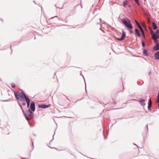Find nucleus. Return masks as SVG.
<instances>
[{"mask_svg": "<svg viewBox=\"0 0 159 159\" xmlns=\"http://www.w3.org/2000/svg\"><path fill=\"white\" fill-rule=\"evenodd\" d=\"M58 18L57 16H55L51 18V21L53 24H56L57 23Z\"/></svg>", "mask_w": 159, "mask_h": 159, "instance_id": "423d86ee", "label": "nucleus"}, {"mask_svg": "<svg viewBox=\"0 0 159 159\" xmlns=\"http://www.w3.org/2000/svg\"><path fill=\"white\" fill-rule=\"evenodd\" d=\"M152 102L151 98H150L149 99V102L148 103V108L149 110H151V107L152 106Z\"/></svg>", "mask_w": 159, "mask_h": 159, "instance_id": "f8f14e48", "label": "nucleus"}, {"mask_svg": "<svg viewBox=\"0 0 159 159\" xmlns=\"http://www.w3.org/2000/svg\"><path fill=\"white\" fill-rule=\"evenodd\" d=\"M19 105H20V107H21V109L22 110V111L23 112V113H24V111L22 109V106H21V105L20 103L19 104Z\"/></svg>", "mask_w": 159, "mask_h": 159, "instance_id": "393cba45", "label": "nucleus"}, {"mask_svg": "<svg viewBox=\"0 0 159 159\" xmlns=\"http://www.w3.org/2000/svg\"><path fill=\"white\" fill-rule=\"evenodd\" d=\"M80 75H81L82 76H83V78H84V77L83 76L82 74H80Z\"/></svg>", "mask_w": 159, "mask_h": 159, "instance_id": "7c9ffc66", "label": "nucleus"}, {"mask_svg": "<svg viewBox=\"0 0 159 159\" xmlns=\"http://www.w3.org/2000/svg\"><path fill=\"white\" fill-rule=\"evenodd\" d=\"M135 34L137 35L139 37H140V34L139 33V31L138 30V29L137 28H136L135 29Z\"/></svg>", "mask_w": 159, "mask_h": 159, "instance_id": "ddd939ff", "label": "nucleus"}, {"mask_svg": "<svg viewBox=\"0 0 159 159\" xmlns=\"http://www.w3.org/2000/svg\"><path fill=\"white\" fill-rule=\"evenodd\" d=\"M58 20H63L61 18H58Z\"/></svg>", "mask_w": 159, "mask_h": 159, "instance_id": "c85d7f7f", "label": "nucleus"}, {"mask_svg": "<svg viewBox=\"0 0 159 159\" xmlns=\"http://www.w3.org/2000/svg\"><path fill=\"white\" fill-rule=\"evenodd\" d=\"M24 114L25 116L26 119L28 121L32 119L33 117V112L29 109L26 111L25 113H24Z\"/></svg>", "mask_w": 159, "mask_h": 159, "instance_id": "7ed1b4c3", "label": "nucleus"}, {"mask_svg": "<svg viewBox=\"0 0 159 159\" xmlns=\"http://www.w3.org/2000/svg\"><path fill=\"white\" fill-rule=\"evenodd\" d=\"M145 128H146V132H148V125H147L145 126Z\"/></svg>", "mask_w": 159, "mask_h": 159, "instance_id": "4be33fe9", "label": "nucleus"}, {"mask_svg": "<svg viewBox=\"0 0 159 159\" xmlns=\"http://www.w3.org/2000/svg\"><path fill=\"white\" fill-rule=\"evenodd\" d=\"M34 2L35 3V2H34Z\"/></svg>", "mask_w": 159, "mask_h": 159, "instance_id": "f704fd0d", "label": "nucleus"}, {"mask_svg": "<svg viewBox=\"0 0 159 159\" xmlns=\"http://www.w3.org/2000/svg\"><path fill=\"white\" fill-rule=\"evenodd\" d=\"M149 30L150 32V34L151 36H152V35H153V34H154V31H153V30H152L151 27H149Z\"/></svg>", "mask_w": 159, "mask_h": 159, "instance_id": "aec40b11", "label": "nucleus"}, {"mask_svg": "<svg viewBox=\"0 0 159 159\" xmlns=\"http://www.w3.org/2000/svg\"><path fill=\"white\" fill-rule=\"evenodd\" d=\"M122 36L121 38H116L115 36V38L118 41H122L124 40L125 38V36H126L125 32L124 31V30L123 29L122 30Z\"/></svg>", "mask_w": 159, "mask_h": 159, "instance_id": "39448f33", "label": "nucleus"}, {"mask_svg": "<svg viewBox=\"0 0 159 159\" xmlns=\"http://www.w3.org/2000/svg\"><path fill=\"white\" fill-rule=\"evenodd\" d=\"M28 122L29 124V125H30V126H31V127L33 126V125H32L29 122Z\"/></svg>", "mask_w": 159, "mask_h": 159, "instance_id": "bb28decb", "label": "nucleus"}, {"mask_svg": "<svg viewBox=\"0 0 159 159\" xmlns=\"http://www.w3.org/2000/svg\"><path fill=\"white\" fill-rule=\"evenodd\" d=\"M11 86L12 88H14L16 87V85L15 84H12L11 85Z\"/></svg>", "mask_w": 159, "mask_h": 159, "instance_id": "5701e85b", "label": "nucleus"}, {"mask_svg": "<svg viewBox=\"0 0 159 159\" xmlns=\"http://www.w3.org/2000/svg\"><path fill=\"white\" fill-rule=\"evenodd\" d=\"M139 29L140 30V31H141V32L142 33V35H143V38L144 39H145V37H146L145 35V34L144 31L143 30V28H141L140 29Z\"/></svg>", "mask_w": 159, "mask_h": 159, "instance_id": "dca6fc26", "label": "nucleus"}, {"mask_svg": "<svg viewBox=\"0 0 159 159\" xmlns=\"http://www.w3.org/2000/svg\"><path fill=\"white\" fill-rule=\"evenodd\" d=\"M152 24L153 29L154 30H156L157 28V27L155 22H153L152 23Z\"/></svg>", "mask_w": 159, "mask_h": 159, "instance_id": "f3484780", "label": "nucleus"}, {"mask_svg": "<svg viewBox=\"0 0 159 159\" xmlns=\"http://www.w3.org/2000/svg\"><path fill=\"white\" fill-rule=\"evenodd\" d=\"M128 3V1L127 0H126L124 1L123 3V6L124 7H125L127 5Z\"/></svg>", "mask_w": 159, "mask_h": 159, "instance_id": "a211bd4d", "label": "nucleus"}, {"mask_svg": "<svg viewBox=\"0 0 159 159\" xmlns=\"http://www.w3.org/2000/svg\"><path fill=\"white\" fill-rule=\"evenodd\" d=\"M143 54L146 56L148 57L149 56V54L148 53L147 50L145 49H143Z\"/></svg>", "mask_w": 159, "mask_h": 159, "instance_id": "4468645a", "label": "nucleus"}, {"mask_svg": "<svg viewBox=\"0 0 159 159\" xmlns=\"http://www.w3.org/2000/svg\"><path fill=\"white\" fill-rule=\"evenodd\" d=\"M34 2L35 3V2H34Z\"/></svg>", "mask_w": 159, "mask_h": 159, "instance_id": "c9c22d12", "label": "nucleus"}, {"mask_svg": "<svg viewBox=\"0 0 159 159\" xmlns=\"http://www.w3.org/2000/svg\"><path fill=\"white\" fill-rule=\"evenodd\" d=\"M141 43L142 47H144L145 46V42L143 41H142Z\"/></svg>", "mask_w": 159, "mask_h": 159, "instance_id": "412c9836", "label": "nucleus"}, {"mask_svg": "<svg viewBox=\"0 0 159 159\" xmlns=\"http://www.w3.org/2000/svg\"><path fill=\"white\" fill-rule=\"evenodd\" d=\"M158 103V109H159V102H157Z\"/></svg>", "mask_w": 159, "mask_h": 159, "instance_id": "c756f323", "label": "nucleus"}, {"mask_svg": "<svg viewBox=\"0 0 159 159\" xmlns=\"http://www.w3.org/2000/svg\"><path fill=\"white\" fill-rule=\"evenodd\" d=\"M122 21L125 26L129 29H132L133 26L130 21L127 18H124L122 19Z\"/></svg>", "mask_w": 159, "mask_h": 159, "instance_id": "f03ea898", "label": "nucleus"}, {"mask_svg": "<svg viewBox=\"0 0 159 159\" xmlns=\"http://www.w3.org/2000/svg\"><path fill=\"white\" fill-rule=\"evenodd\" d=\"M16 99L19 101H24L27 97L23 92H16L14 93Z\"/></svg>", "mask_w": 159, "mask_h": 159, "instance_id": "f257e3e1", "label": "nucleus"}, {"mask_svg": "<svg viewBox=\"0 0 159 159\" xmlns=\"http://www.w3.org/2000/svg\"><path fill=\"white\" fill-rule=\"evenodd\" d=\"M34 2L35 3V2H34Z\"/></svg>", "mask_w": 159, "mask_h": 159, "instance_id": "e433bc0d", "label": "nucleus"}, {"mask_svg": "<svg viewBox=\"0 0 159 159\" xmlns=\"http://www.w3.org/2000/svg\"><path fill=\"white\" fill-rule=\"evenodd\" d=\"M133 100H135V99H133Z\"/></svg>", "mask_w": 159, "mask_h": 159, "instance_id": "72a5a7b5", "label": "nucleus"}, {"mask_svg": "<svg viewBox=\"0 0 159 159\" xmlns=\"http://www.w3.org/2000/svg\"><path fill=\"white\" fill-rule=\"evenodd\" d=\"M156 45L154 46L153 48V49L154 51H158L159 50V43L158 42V41L157 42H154Z\"/></svg>", "mask_w": 159, "mask_h": 159, "instance_id": "0eeeda50", "label": "nucleus"}, {"mask_svg": "<svg viewBox=\"0 0 159 159\" xmlns=\"http://www.w3.org/2000/svg\"><path fill=\"white\" fill-rule=\"evenodd\" d=\"M22 105L24 106H25L26 105V103L25 102H24L22 103Z\"/></svg>", "mask_w": 159, "mask_h": 159, "instance_id": "a878e982", "label": "nucleus"}, {"mask_svg": "<svg viewBox=\"0 0 159 159\" xmlns=\"http://www.w3.org/2000/svg\"><path fill=\"white\" fill-rule=\"evenodd\" d=\"M135 22L139 29L142 28L141 25L137 20H135Z\"/></svg>", "mask_w": 159, "mask_h": 159, "instance_id": "6ab92c4d", "label": "nucleus"}, {"mask_svg": "<svg viewBox=\"0 0 159 159\" xmlns=\"http://www.w3.org/2000/svg\"><path fill=\"white\" fill-rule=\"evenodd\" d=\"M99 20H100L101 21V18H100V19H99Z\"/></svg>", "mask_w": 159, "mask_h": 159, "instance_id": "473e14b6", "label": "nucleus"}, {"mask_svg": "<svg viewBox=\"0 0 159 159\" xmlns=\"http://www.w3.org/2000/svg\"><path fill=\"white\" fill-rule=\"evenodd\" d=\"M152 38L154 42H157V39H159V30H157L152 35Z\"/></svg>", "mask_w": 159, "mask_h": 159, "instance_id": "20e7f679", "label": "nucleus"}, {"mask_svg": "<svg viewBox=\"0 0 159 159\" xmlns=\"http://www.w3.org/2000/svg\"><path fill=\"white\" fill-rule=\"evenodd\" d=\"M145 101V100L142 99H140L139 101V102L140 103L141 105L143 106H144L146 105L145 103L144 102Z\"/></svg>", "mask_w": 159, "mask_h": 159, "instance_id": "2eb2a0df", "label": "nucleus"}, {"mask_svg": "<svg viewBox=\"0 0 159 159\" xmlns=\"http://www.w3.org/2000/svg\"><path fill=\"white\" fill-rule=\"evenodd\" d=\"M51 106L50 104L48 105H45L44 104H41V105H39L38 106V107L39 108H42L44 109H45L48 107H50Z\"/></svg>", "mask_w": 159, "mask_h": 159, "instance_id": "6e6552de", "label": "nucleus"}, {"mask_svg": "<svg viewBox=\"0 0 159 159\" xmlns=\"http://www.w3.org/2000/svg\"><path fill=\"white\" fill-rule=\"evenodd\" d=\"M154 56L156 59L159 60V52H157L155 53Z\"/></svg>", "mask_w": 159, "mask_h": 159, "instance_id": "9b49d317", "label": "nucleus"}, {"mask_svg": "<svg viewBox=\"0 0 159 159\" xmlns=\"http://www.w3.org/2000/svg\"><path fill=\"white\" fill-rule=\"evenodd\" d=\"M129 32L130 34H133V31L132 30H130Z\"/></svg>", "mask_w": 159, "mask_h": 159, "instance_id": "cd10ccee", "label": "nucleus"}, {"mask_svg": "<svg viewBox=\"0 0 159 159\" xmlns=\"http://www.w3.org/2000/svg\"><path fill=\"white\" fill-rule=\"evenodd\" d=\"M25 100L26 101L27 104V107H29L30 106V99L27 97L25 99Z\"/></svg>", "mask_w": 159, "mask_h": 159, "instance_id": "9d476101", "label": "nucleus"}, {"mask_svg": "<svg viewBox=\"0 0 159 159\" xmlns=\"http://www.w3.org/2000/svg\"><path fill=\"white\" fill-rule=\"evenodd\" d=\"M157 102H159V93H158V95H157Z\"/></svg>", "mask_w": 159, "mask_h": 159, "instance_id": "b1692460", "label": "nucleus"}, {"mask_svg": "<svg viewBox=\"0 0 159 159\" xmlns=\"http://www.w3.org/2000/svg\"><path fill=\"white\" fill-rule=\"evenodd\" d=\"M66 98H67V99L68 100H70L68 98H67V97H66Z\"/></svg>", "mask_w": 159, "mask_h": 159, "instance_id": "2f4dec72", "label": "nucleus"}, {"mask_svg": "<svg viewBox=\"0 0 159 159\" xmlns=\"http://www.w3.org/2000/svg\"><path fill=\"white\" fill-rule=\"evenodd\" d=\"M35 104L34 102H32L30 105V108L32 111H34L35 110Z\"/></svg>", "mask_w": 159, "mask_h": 159, "instance_id": "1a4fd4ad", "label": "nucleus"}]
</instances>
